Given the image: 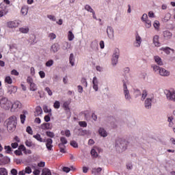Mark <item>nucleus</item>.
<instances>
[{"label": "nucleus", "mask_w": 175, "mask_h": 175, "mask_svg": "<svg viewBox=\"0 0 175 175\" xmlns=\"http://www.w3.org/2000/svg\"><path fill=\"white\" fill-rule=\"evenodd\" d=\"M46 147L49 151L53 150V139L48 138L46 139Z\"/></svg>", "instance_id": "18"}, {"label": "nucleus", "mask_w": 175, "mask_h": 175, "mask_svg": "<svg viewBox=\"0 0 175 175\" xmlns=\"http://www.w3.org/2000/svg\"><path fill=\"white\" fill-rule=\"evenodd\" d=\"M174 120V118L173 116H169L167 118V122H169V126L170 128H172L173 125H174V122H173Z\"/></svg>", "instance_id": "34"}, {"label": "nucleus", "mask_w": 175, "mask_h": 175, "mask_svg": "<svg viewBox=\"0 0 175 175\" xmlns=\"http://www.w3.org/2000/svg\"><path fill=\"white\" fill-rule=\"evenodd\" d=\"M20 149L25 154V155H28L29 154H32V151L31 150H27V148L24 145L20 146Z\"/></svg>", "instance_id": "23"}, {"label": "nucleus", "mask_w": 175, "mask_h": 175, "mask_svg": "<svg viewBox=\"0 0 175 175\" xmlns=\"http://www.w3.org/2000/svg\"><path fill=\"white\" fill-rule=\"evenodd\" d=\"M128 141L123 138L118 137L115 140V147L119 152H123L126 148H128Z\"/></svg>", "instance_id": "1"}, {"label": "nucleus", "mask_w": 175, "mask_h": 175, "mask_svg": "<svg viewBox=\"0 0 175 175\" xmlns=\"http://www.w3.org/2000/svg\"><path fill=\"white\" fill-rule=\"evenodd\" d=\"M15 155H18V157L23 156V150L20 148V146L18 148V150L14 151Z\"/></svg>", "instance_id": "45"}, {"label": "nucleus", "mask_w": 175, "mask_h": 175, "mask_svg": "<svg viewBox=\"0 0 175 175\" xmlns=\"http://www.w3.org/2000/svg\"><path fill=\"white\" fill-rule=\"evenodd\" d=\"M0 175H8V170L5 168H0Z\"/></svg>", "instance_id": "53"}, {"label": "nucleus", "mask_w": 175, "mask_h": 175, "mask_svg": "<svg viewBox=\"0 0 175 175\" xmlns=\"http://www.w3.org/2000/svg\"><path fill=\"white\" fill-rule=\"evenodd\" d=\"M20 24H21V21L15 20L8 22L7 27L13 29V28H18V27H20Z\"/></svg>", "instance_id": "9"}, {"label": "nucleus", "mask_w": 175, "mask_h": 175, "mask_svg": "<svg viewBox=\"0 0 175 175\" xmlns=\"http://www.w3.org/2000/svg\"><path fill=\"white\" fill-rule=\"evenodd\" d=\"M70 144L72 146V147H74V148H77V147H79V145L76 141H71Z\"/></svg>", "instance_id": "58"}, {"label": "nucleus", "mask_w": 175, "mask_h": 175, "mask_svg": "<svg viewBox=\"0 0 175 175\" xmlns=\"http://www.w3.org/2000/svg\"><path fill=\"white\" fill-rule=\"evenodd\" d=\"M90 47L94 51H98V50H99V46L98 44V41L94 40V41L92 42L91 44H90Z\"/></svg>", "instance_id": "22"}, {"label": "nucleus", "mask_w": 175, "mask_h": 175, "mask_svg": "<svg viewBox=\"0 0 175 175\" xmlns=\"http://www.w3.org/2000/svg\"><path fill=\"white\" fill-rule=\"evenodd\" d=\"M25 114H21L20 116V119H21V124H24V122H25Z\"/></svg>", "instance_id": "57"}, {"label": "nucleus", "mask_w": 175, "mask_h": 175, "mask_svg": "<svg viewBox=\"0 0 175 175\" xmlns=\"http://www.w3.org/2000/svg\"><path fill=\"white\" fill-rule=\"evenodd\" d=\"M163 36L165 40H169V39H172L173 33H172L169 30H165L163 31Z\"/></svg>", "instance_id": "15"}, {"label": "nucleus", "mask_w": 175, "mask_h": 175, "mask_svg": "<svg viewBox=\"0 0 175 175\" xmlns=\"http://www.w3.org/2000/svg\"><path fill=\"white\" fill-rule=\"evenodd\" d=\"M159 75L162 77H169V76H170V71L161 67L160 71H159Z\"/></svg>", "instance_id": "13"}, {"label": "nucleus", "mask_w": 175, "mask_h": 175, "mask_svg": "<svg viewBox=\"0 0 175 175\" xmlns=\"http://www.w3.org/2000/svg\"><path fill=\"white\" fill-rule=\"evenodd\" d=\"M153 44L155 46V47H161V42H159V36H154L153 37Z\"/></svg>", "instance_id": "17"}, {"label": "nucleus", "mask_w": 175, "mask_h": 175, "mask_svg": "<svg viewBox=\"0 0 175 175\" xmlns=\"http://www.w3.org/2000/svg\"><path fill=\"white\" fill-rule=\"evenodd\" d=\"M102 172V167L93 168L92 172L93 174H99Z\"/></svg>", "instance_id": "38"}, {"label": "nucleus", "mask_w": 175, "mask_h": 175, "mask_svg": "<svg viewBox=\"0 0 175 175\" xmlns=\"http://www.w3.org/2000/svg\"><path fill=\"white\" fill-rule=\"evenodd\" d=\"M152 100H154V97H148L144 102V106L146 109H151Z\"/></svg>", "instance_id": "14"}, {"label": "nucleus", "mask_w": 175, "mask_h": 175, "mask_svg": "<svg viewBox=\"0 0 175 175\" xmlns=\"http://www.w3.org/2000/svg\"><path fill=\"white\" fill-rule=\"evenodd\" d=\"M164 94L167 100L175 102V90L174 89L165 90Z\"/></svg>", "instance_id": "4"}, {"label": "nucleus", "mask_w": 175, "mask_h": 175, "mask_svg": "<svg viewBox=\"0 0 175 175\" xmlns=\"http://www.w3.org/2000/svg\"><path fill=\"white\" fill-rule=\"evenodd\" d=\"M160 51H164V53H165V54H167V55H169V54H170V51H174V50L170 49V47H161L159 49Z\"/></svg>", "instance_id": "26"}, {"label": "nucleus", "mask_w": 175, "mask_h": 175, "mask_svg": "<svg viewBox=\"0 0 175 175\" xmlns=\"http://www.w3.org/2000/svg\"><path fill=\"white\" fill-rule=\"evenodd\" d=\"M79 124L82 127V128H87V122L85 121H81L79 122Z\"/></svg>", "instance_id": "61"}, {"label": "nucleus", "mask_w": 175, "mask_h": 175, "mask_svg": "<svg viewBox=\"0 0 175 175\" xmlns=\"http://www.w3.org/2000/svg\"><path fill=\"white\" fill-rule=\"evenodd\" d=\"M41 128L44 130L50 129V123H44L41 124Z\"/></svg>", "instance_id": "46"}, {"label": "nucleus", "mask_w": 175, "mask_h": 175, "mask_svg": "<svg viewBox=\"0 0 175 175\" xmlns=\"http://www.w3.org/2000/svg\"><path fill=\"white\" fill-rule=\"evenodd\" d=\"M26 132H27V133H29V135H33V131H32V129L29 126L27 127Z\"/></svg>", "instance_id": "62"}, {"label": "nucleus", "mask_w": 175, "mask_h": 175, "mask_svg": "<svg viewBox=\"0 0 175 175\" xmlns=\"http://www.w3.org/2000/svg\"><path fill=\"white\" fill-rule=\"evenodd\" d=\"M107 37L109 38V39H111L112 40V39H114V29H113V27L108 26L107 27Z\"/></svg>", "instance_id": "12"}, {"label": "nucleus", "mask_w": 175, "mask_h": 175, "mask_svg": "<svg viewBox=\"0 0 175 175\" xmlns=\"http://www.w3.org/2000/svg\"><path fill=\"white\" fill-rule=\"evenodd\" d=\"M142 37H140L139 34L137 33L135 35V40L133 42L134 47L139 49V47L142 46Z\"/></svg>", "instance_id": "11"}, {"label": "nucleus", "mask_w": 175, "mask_h": 175, "mask_svg": "<svg viewBox=\"0 0 175 175\" xmlns=\"http://www.w3.org/2000/svg\"><path fill=\"white\" fill-rule=\"evenodd\" d=\"M53 107L55 109H59V107H61V103H59V101L58 100L55 101L53 104Z\"/></svg>", "instance_id": "51"}, {"label": "nucleus", "mask_w": 175, "mask_h": 175, "mask_svg": "<svg viewBox=\"0 0 175 175\" xmlns=\"http://www.w3.org/2000/svg\"><path fill=\"white\" fill-rule=\"evenodd\" d=\"M0 106L5 110H9L12 107V101L6 97H3L0 100Z\"/></svg>", "instance_id": "3"}, {"label": "nucleus", "mask_w": 175, "mask_h": 175, "mask_svg": "<svg viewBox=\"0 0 175 175\" xmlns=\"http://www.w3.org/2000/svg\"><path fill=\"white\" fill-rule=\"evenodd\" d=\"M17 124V117L12 116L7 120V129L10 132H13L16 129V125Z\"/></svg>", "instance_id": "2"}, {"label": "nucleus", "mask_w": 175, "mask_h": 175, "mask_svg": "<svg viewBox=\"0 0 175 175\" xmlns=\"http://www.w3.org/2000/svg\"><path fill=\"white\" fill-rule=\"evenodd\" d=\"M84 8L85 10H87V12H89L90 13L94 12V9H92V8L90 5L86 4Z\"/></svg>", "instance_id": "44"}, {"label": "nucleus", "mask_w": 175, "mask_h": 175, "mask_svg": "<svg viewBox=\"0 0 175 175\" xmlns=\"http://www.w3.org/2000/svg\"><path fill=\"white\" fill-rule=\"evenodd\" d=\"M75 55L73 53H70L69 57V64L71 65V66H75Z\"/></svg>", "instance_id": "29"}, {"label": "nucleus", "mask_w": 175, "mask_h": 175, "mask_svg": "<svg viewBox=\"0 0 175 175\" xmlns=\"http://www.w3.org/2000/svg\"><path fill=\"white\" fill-rule=\"evenodd\" d=\"M42 113H43V110L42 109V107H36V111L34 112L36 117H39V116H42Z\"/></svg>", "instance_id": "25"}, {"label": "nucleus", "mask_w": 175, "mask_h": 175, "mask_svg": "<svg viewBox=\"0 0 175 175\" xmlns=\"http://www.w3.org/2000/svg\"><path fill=\"white\" fill-rule=\"evenodd\" d=\"M34 169V171L33 172V174L34 175H39L40 174V171L38 169H36L35 167H33Z\"/></svg>", "instance_id": "64"}, {"label": "nucleus", "mask_w": 175, "mask_h": 175, "mask_svg": "<svg viewBox=\"0 0 175 175\" xmlns=\"http://www.w3.org/2000/svg\"><path fill=\"white\" fill-rule=\"evenodd\" d=\"M32 36H33V38L32 39V37H31L30 39L29 40V43H30L31 46H33V44H35V43H36V36L33 34Z\"/></svg>", "instance_id": "39"}, {"label": "nucleus", "mask_w": 175, "mask_h": 175, "mask_svg": "<svg viewBox=\"0 0 175 175\" xmlns=\"http://www.w3.org/2000/svg\"><path fill=\"white\" fill-rule=\"evenodd\" d=\"M41 175H51V171L49 168H43Z\"/></svg>", "instance_id": "36"}, {"label": "nucleus", "mask_w": 175, "mask_h": 175, "mask_svg": "<svg viewBox=\"0 0 175 175\" xmlns=\"http://www.w3.org/2000/svg\"><path fill=\"white\" fill-rule=\"evenodd\" d=\"M45 91L47 92V94H48V95H49V96H52V95H53V91L50 90V88L46 87V88H45Z\"/></svg>", "instance_id": "59"}, {"label": "nucleus", "mask_w": 175, "mask_h": 175, "mask_svg": "<svg viewBox=\"0 0 175 175\" xmlns=\"http://www.w3.org/2000/svg\"><path fill=\"white\" fill-rule=\"evenodd\" d=\"M147 98V91L146 90H143L142 94V100H144Z\"/></svg>", "instance_id": "55"}, {"label": "nucleus", "mask_w": 175, "mask_h": 175, "mask_svg": "<svg viewBox=\"0 0 175 175\" xmlns=\"http://www.w3.org/2000/svg\"><path fill=\"white\" fill-rule=\"evenodd\" d=\"M151 68L154 73H157V72L159 73L161 67H159V66L157 64H152Z\"/></svg>", "instance_id": "30"}, {"label": "nucleus", "mask_w": 175, "mask_h": 175, "mask_svg": "<svg viewBox=\"0 0 175 175\" xmlns=\"http://www.w3.org/2000/svg\"><path fill=\"white\" fill-rule=\"evenodd\" d=\"M81 84H83V87L87 88L88 86V83L87 82V79L85 78H82L81 80Z\"/></svg>", "instance_id": "49"}, {"label": "nucleus", "mask_w": 175, "mask_h": 175, "mask_svg": "<svg viewBox=\"0 0 175 175\" xmlns=\"http://www.w3.org/2000/svg\"><path fill=\"white\" fill-rule=\"evenodd\" d=\"M61 135H62V136H66V137H70V135H71L70 131L69 130L62 131Z\"/></svg>", "instance_id": "37"}, {"label": "nucleus", "mask_w": 175, "mask_h": 175, "mask_svg": "<svg viewBox=\"0 0 175 175\" xmlns=\"http://www.w3.org/2000/svg\"><path fill=\"white\" fill-rule=\"evenodd\" d=\"M6 13H8V11L6 10V7L5 6V4H0V17H3V16H5Z\"/></svg>", "instance_id": "16"}, {"label": "nucleus", "mask_w": 175, "mask_h": 175, "mask_svg": "<svg viewBox=\"0 0 175 175\" xmlns=\"http://www.w3.org/2000/svg\"><path fill=\"white\" fill-rule=\"evenodd\" d=\"M27 83H28V84L29 85L33 83V79H32V77H27Z\"/></svg>", "instance_id": "63"}, {"label": "nucleus", "mask_w": 175, "mask_h": 175, "mask_svg": "<svg viewBox=\"0 0 175 175\" xmlns=\"http://www.w3.org/2000/svg\"><path fill=\"white\" fill-rule=\"evenodd\" d=\"M67 38L69 42H72L75 39V34L72 31H68Z\"/></svg>", "instance_id": "28"}, {"label": "nucleus", "mask_w": 175, "mask_h": 175, "mask_svg": "<svg viewBox=\"0 0 175 175\" xmlns=\"http://www.w3.org/2000/svg\"><path fill=\"white\" fill-rule=\"evenodd\" d=\"M48 38H49L50 40H54V39L57 38V35H55L54 33H49Z\"/></svg>", "instance_id": "47"}, {"label": "nucleus", "mask_w": 175, "mask_h": 175, "mask_svg": "<svg viewBox=\"0 0 175 175\" xmlns=\"http://www.w3.org/2000/svg\"><path fill=\"white\" fill-rule=\"evenodd\" d=\"M59 50V45L57 43H54L51 45L50 51L51 53H55Z\"/></svg>", "instance_id": "19"}, {"label": "nucleus", "mask_w": 175, "mask_h": 175, "mask_svg": "<svg viewBox=\"0 0 175 175\" xmlns=\"http://www.w3.org/2000/svg\"><path fill=\"white\" fill-rule=\"evenodd\" d=\"M98 134L101 137H107V135L109 133H107V131L104 128L100 127L98 129Z\"/></svg>", "instance_id": "20"}, {"label": "nucleus", "mask_w": 175, "mask_h": 175, "mask_svg": "<svg viewBox=\"0 0 175 175\" xmlns=\"http://www.w3.org/2000/svg\"><path fill=\"white\" fill-rule=\"evenodd\" d=\"M153 59L154 60V62H156V64H157L159 66H163V62L162 61V59L161 58V57L158 55H155L154 56Z\"/></svg>", "instance_id": "21"}, {"label": "nucleus", "mask_w": 175, "mask_h": 175, "mask_svg": "<svg viewBox=\"0 0 175 175\" xmlns=\"http://www.w3.org/2000/svg\"><path fill=\"white\" fill-rule=\"evenodd\" d=\"M118 64V59L112 57L111 59L112 66H116Z\"/></svg>", "instance_id": "48"}, {"label": "nucleus", "mask_w": 175, "mask_h": 175, "mask_svg": "<svg viewBox=\"0 0 175 175\" xmlns=\"http://www.w3.org/2000/svg\"><path fill=\"white\" fill-rule=\"evenodd\" d=\"M98 150V147H94L91 150V155L93 157V158H97L98 157V152H96V150Z\"/></svg>", "instance_id": "35"}, {"label": "nucleus", "mask_w": 175, "mask_h": 175, "mask_svg": "<svg viewBox=\"0 0 175 175\" xmlns=\"http://www.w3.org/2000/svg\"><path fill=\"white\" fill-rule=\"evenodd\" d=\"M33 137H34V139H36V140H38V142H40V143H43V142H44L40 134L34 135Z\"/></svg>", "instance_id": "41"}, {"label": "nucleus", "mask_w": 175, "mask_h": 175, "mask_svg": "<svg viewBox=\"0 0 175 175\" xmlns=\"http://www.w3.org/2000/svg\"><path fill=\"white\" fill-rule=\"evenodd\" d=\"M4 150H5L6 154H12L13 150H12V148L10 146H5L4 147Z\"/></svg>", "instance_id": "43"}, {"label": "nucleus", "mask_w": 175, "mask_h": 175, "mask_svg": "<svg viewBox=\"0 0 175 175\" xmlns=\"http://www.w3.org/2000/svg\"><path fill=\"white\" fill-rule=\"evenodd\" d=\"M53 64H54V60L50 59L48 62H46V66H47L48 68H50V66H53Z\"/></svg>", "instance_id": "52"}, {"label": "nucleus", "mask_w": 175, "mask_h": 175, "mask_svg": "<svg viewBox=\"0 0 175 175\" xmlns=\"http://www.w3.org/2000/svg\"><path fill=\"white\" fill-rule=\"evenodd\" d=\"M46 136H48V137L53 138L55 136V134H54V133L51 131H46Z\"/></svg>", "instance_id": "56"}, {"label": "nucleus", "mask_w": 175, "mask_h": 175, "mask_svg": "<svg viewBox=\"0 0 175 175\" xmlns=\"http://www.w3.org/2000/svg\"><path fill=\"white\" fill-rule=\"evenodd\" d=\"M10 109L12 113H17V111L21 109V103L18 100L15 101L14 103H12Z\"/></svg>", "instance_id": "6"}, {"label": "nucleus", "mask_w": 175, "mask_h": 175, "mask_svg": "<svg viewBox=\"0 0 175 175\" xmlns=\"http://www.w3.org/2000/svg\"><path fill=\"white\" fill-rule=\"evenodd\" d=\"M43 110L44 113H51V109H49V107H47V105L43 106Z\"/></svg>", "instance_id": "60"}, {"label": "nucleus", "mask_w": 175, "mask_h": 175, "mask_svg": "<svg viewBox=\"0 0 175 175\" xmlns=\"http://www.w3.org/2000/svg\"><path fill=\"white\" fill-rule=\"evenodd\" d=\"M19 32H21V33H28V32H29V27H20Z\"/></svg>", "instance_id": "32"}, {"label": "nucleus", "mask_w": 175, "mask_h": 175, "mask_svg": "<svg viewBox=\"0 0 175 175\" xmlns=\"http://www.w3.org/2000/svg\"><path fill=\"white\" fill-rule=\"evenodd\" d=\"M153 27L155 29H159L160 23L158 21H154L153 23Z\"/></svg>", "instance_id": "50"}, {"label": "nucleus", "mask_w": 175, "mask_h": 175, "mask_svg": "<svg viewBox=\"0 0 175 175\" xmlns=\"http://www.w3.org/2000/svg\"><path fill=\"white\" fill-rule=\"evenodd\" d=\"M142 23H144L146 28H150L152 26L151 21L148 19V15L147 14H144L141 18Z\"/></svg>", "instance_id": "8"}, {"label": "nucleus", "mask_w": 175, "mask_h": 175, "mask_svg": "<svg viewBox=\"0 0 175 175\" xmlns=\"http://www.w3.org/2000/svg\"><path fill=\"white\" fill-rule=\"evenodd\" d=\"M172 18V14L167 12L165 14L164 17L161 19L163 23H167Z\"/></svg>", "instance_id": "24"}, {"label": "nucleus", "mask_w": 175, "mask_h": 175, "mask_svg": "<svg viewBox=\"0 0 175 175\" xmlns=\"http://www.w3.org/2000/svg\"><path fill=\"white\" fill-rule=\"evenodd\" d=\"M8 92L10 95H12V94H16V92H17V88L15 86H10L8 88Z\"/></svg>", "instance_id": "27"}, {"label": "nucleus", "mask_w": 175, "mask_h": 175, "mask_svg": "<svg viewBox=\"0 0 175 175\" xmlns=\"http://www.w3.org/2000/svg\"><path fill=\"white\" fill-rule=\"evenodd\" d=\"M21 12L23 16H27V14H28V6L27 5L23 6Z\"/></svg>", "instance_id": "33"}, {"label": "nucleus", "mask_w": 175, "mask_h": 175, "mask_svg": "<svg viewBox=\"0 0 175 175\" xmlns=\"http://www.w3.org/2000/svg\"><path fill=\"white\" fill-rule=\"evenodd\" d=\"M25 171L26 172V174H31L32 173V169L29 166L26 167Z\"/></svg>", "instance_id": "54"}, {"label": "nucleus", "mask_w": 175, "mask_h": 175, "mask_svg": "<svg viewBox=\"0 0 175 175\" xmlns=\"http://www.w3.org/2000/svg\"><path fill=\"white\" fill-rule=\"evenodd\" d=\"M112 58H116V59L120 58V49L117 48L114 49Z\"/></svg>", "instance_id": "31"}, {"label": "nucleus", "mask_w": 175, "mask_h": 175, "mask_svg": "<svg viewBox=\"0 0 175 175\" xmlns=\"http://www.w3.org/2000/svg\"><path fill=\"white\" fill-rule=\"evenodd\" d=\"M123 93L126 100L131 102V100H132V96H131V94L128 90V86H126V83H125L123 84Z\"/></svg>", "instance_id": "7"}, {"label": "nucleus", "mask_w": 175, "mask_h": 175, "mask_svg": "<svg viewBox=\"0 0 175 175\" xmlns=\"http://www.w3.org/2000/svg\"><path fill=\"white\" fill-rule=\"evenodd\" d=\"M4 81L5 83H7V84H12L13 83V79H12L10 76H7L5 77Z\"/></svg>", "instance_id": "42"}, {"label": "nucleus", "mask_w": 175, "mask_h": 175, "mask_svg": "<svg viewBox=\"0 0 175 175\" xmlns=\"http://www.w3.org/2000/svg\"><path fill=\"white\" fill-rule=\"evenodd\" d=\"M66 144H68V139L65 137H60V143L58 144L60 152H62V154H65L66 152Z\"/></svg>", "instance_id": "5"}, {"label": "nucleus", "mask_w": 175, "mask_h": 175, "mask_svg": "<svg viewBox=\"0 0 175 175\" xmlns=\"http://www.w3.org/2000/svg\"><path fill=\"white\" fill-rule=\"evenodd\" d=\"M92 88L96 92L99 91V81L96 77H94L92 79Z\"/></svg>", "instance_id": "10"}, {"label": "nucleus", "mask_w": 175, "mask_h": 175, "mask_svg": "<svg viewBox=\"0 0 175 175\" xmlns=\"http://www.w3.org/2000/svg\"><path fill=\"white\" fill-rule=\"evenodd\" d=\"M29 90H30V91H33V92L37 91L38 90V85H36L35 84V83H30Z\"/></svg>", "instance_id": "40"}]
</instances>
